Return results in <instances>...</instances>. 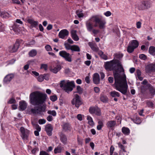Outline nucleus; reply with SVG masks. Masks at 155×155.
<instances>
[{"mask_svg": "<svg viewBox=\"0 0 155 155\" xmlns=\"http://www.w3.org/2000/svg\"><path fill=\"white\" fill-rule=\"evenodd\" d=\"M105 68L107 70L113 71V75L115 80L114 84L117 90L124 95H126L128 89V85L126 79V76L124 74L122 77L118 73V71H124V69L122 66L121 62L118 60H115L107 62L105 64Z\"/></svg>", "mask_w": 155, "mask_h": 155, "instance_id": "f257e3e1", "label": "nucleus"}, {"mask_svg": "<svg viewBox=\"0 0 155 155\" xmlns=\"http://www.w3.org/2000/svg\"><path fill=\"white\" fill-rule=\"evenodd\" d=\"M47 95L39 91H36L31 93L29 98L31 103L33 105H39L35 106L31 109V112L35 115L41 114L45 111L46 107L43 104L45 101Z\"/></svg>", "mask_w": 155, "mask_h": 155, "instance_id": "f03ea898", "label": "nucleus"}, {"mask_svg": "<svg viewBox=\"0 0 155 155\" xmlns=\"http://www.w3.org/2000/svg\"><path fill=\"white\" fill-rule=\"evenodd\" d=\"M91 21L95 23L94 25L95 27H97L99 25V28L101 29H104L105 27L106 21L103 20L101 17L99 15H95L91 17L89 19Z\"/></svg>", "mask_w": 155, "mask_h": 155, "instance_id": "7ed1b4c3", "label": "nucleus"}, {"mask_svg": "<svg viewBox=\"0 0 155 155\" xmlns=\"http://www.w3.org/2000/svg\"><path fill=\"white\" fill-rule=\"evenodd\" d=\"M60 86L66 92L69 93L72 91L73 88L75 87V85L73 81L70 82L68 81L66 82L65 80H63L61 81Z\"/></svg>", "mask_w": 155, "mask_h": 155, "instance_id": "20e7f679", "label": "nucleus"}, {"mask_svg": "<svg viewBox=\"0 0 155 155\" xmlns=\"http://www.w3.org/2000/svg\"><path fill=\"white\" fill-rule=\"evenodd\" d=\"M24 42L22 40H17L15 44L12 46H10L8 48V51L10 53L15 52L17 51L21 44H23Z\"/></svg>", "mask_w": 155, "mask_h": 155, "instance_id": "39448f33", "label": "nucleus"}, {"mask_svg": "<svg viewBox=\"0 0 155 155\" xmlns=\"http://www.w3.org/2000/svg\"><path fill=\"white\" fill-rule=\"evenodd\" d=\"M71 103L72 105H75L76 107L78 108L80 105L82 104V102L80 96L77 94H75L71 101Z\"/></svg>", "mask_w": 155, "mask_h": 155, "instance_id": "423d86ee", "label": "nucleus"}, {"mask_svg": "<svg viewBox=\"0 0 155 155\" xmlns=\"http://www.w3.org/2000/svg\"><path fill=\"white\" fill-rule=\"evenodd\" d=\"M151 6V4L150 2L147 1H143L138 4V8L139 10H143L149 8Z\"/></svg>", "mask_w": 155, "mask_h": 155, "instance_id": "0eeeda50", "label": "nucleus"}, {"mask_svg": "<svg viewBox=\"0 0 155 155\" xmlns=\"http://www.w3.org/2000/svg\"><path fill=\"white\" fill-rule=\"evenodd\" d=\"M86 26L87 30L89 31H92L93 34L95 35L99 32V30L93 28L92 23L90 21H87L86 23Z\"/></svg>", "mask_w": 155, "mask_h": 155, "instance_id": "6e6552de", "label": "nucleus"}, {"mask_svg": "<svg viewBox=\"0 0 155 155\" xmlns=\"http://www.w3.org/2000/svg\"><path fill=\"white\" fill-rule=\"evenodd\" d=\"M59 55L67 61L71 62L72 61L71 55L65 51H61L59 53Z\"/></svg>", "mask_w": 155, "mask_h": 155, "instance_id": "1a4fd4ad", "label": "nucleus"}, {"mask_svg": "<svg viewBox=\"0 0 155 155\" xmlns=\"http://www.w3.org/2000/svg\"><path fill=\"white\" fill-rule=\"evenodd\" d=\"M20 131L21 133V136L24 140H27L28 137L29 131L27 129H25L23 127H21Z\"/></svg>", "mask_w": 155, "mask_h": 155, "instance_id": "9d476101", "label": "nucleus"}, {"mask_svg": "<svg viewBox=\"0 0 155 155\" xmlns=\"http://www.w3.org/2000/svg\"><path fill=\"white\" fill-rule=\"evenodd\" d=\"M145 70L147 73H151L155 72V63L147 65L146 66Z\"/></svg>", "mask_w": 155, "mask_h": 155, "instance_id": "9b49d317", "label": "nucleus"}, {"mask_svg": "<svg viewBox=\"0 0 155 155\" xmlns=\"http://www.w3.org/2000/svg\"><path fill=\"white\" fill-rule=\"evenodd\" d=\"M49 69L51 72L56 74L61 69V67L60 65L57 64L55 67L50 66Z\"/></svg>", "mask_w": 155, "mask_h": 155, "instance_id": "f8f14e48", "label": "nucleus"}, {"mask_svg": "<svg viewBox=\"0 0 155 155\" xmlns=\"http://www.w3.org/2000/svg\"><path fill=\"white\" fill-rule=\"evenodd\" d=\"M52 130L53 127L51 124H49L45 126V130L48 136H51L52 135Z\"/></svg>", "mask_w": 155, "mask_h": 155, "instance_id": "ddd939ff", "label": "nucleus"}, {"mask_svg": "<svg viewBox=\"0 0 155 155\" xmlns=\"http://www.w3.org/2000/svg\"><path fill=\"white\" fill-rule=\"evenodd\" d=\"M60 140L61 142L64 144H67V138L66 136L62 133H60Z\"/></svg>", "mask_w": 155, "mask_h": 155, "instance_id": "4468645a", "label": "nucleus"}, {"mask_svg": "<svg viewBox=\"0 0 155 155\" xmlns=\"http://www.w3.org/2000/svg\"><path fill=\"white\" fill-rule=\"evenodd\" d=\"M69 34L68 31L66 29H63L59 33V37L61 38H64V37L68 35Z\"/></svg>", "mask_w": 155, "mask_h": 155, "instance_id": "2eb2a0df", "label": "nucleus"}, {"mask_svg": "<svg viewBox=\"0 0 155 155\" xmlns=\"http://www.w3.org/2000/svg\"><path fill=\"white\" fill-rule=\"evenodd\" d=\"M63 130L65 131H70L71 128L70 125L68 123H64L62 126Z\"/></svg>", "mask_w": 155, "mask_h": 155, "instance_id": "dca6fc26", "label": "nucleus"}, {"mask_svg": "<svg viewBox=\"0 0 155 155\" xmlns=\"http://www.w3.org/2000/svg\"><path fill=\"white\" fill-rule=\"evenodd\" d=\"M116 121L114 120H110L107 123V126L108 128L113 129L116 125Z\"/></svg>", "mask_w": 155, "mask_h": 155, "instance_id": "f3484780", "label": "nucleus"}, {"mask_svg": "<svg viewBox=\"0 0 155 155\" xmlns=\"http://www.w3.org/2000/svg\"><path fill=\"white\" fill-rule=\"evenodd\" d=\"M27 21L31 24L32 27H36L38 25V21H34V20L30 18H27Z\"/></svg>", "mask_w": 155, "mask_h": 155, "instance_id": "a211bd4d", "label": "nucleus"}, {"mask_svg": "<svg viewBox=\"0 0 155 155\" xmlns=\"http://www.w3.org/2000/svg\"><path fill=\"white\" fill-rule=\"evenodd\" d=\"M27 104L24 101H22L19 102V108L20 110L23 111L26 109Z\"/></svg>", "mask_w": 155, "mask_h": 155, "instance_id": "6ab92c4d", "label": "nucleus"}, {"mask_svg": "<svg viewBox=\"0 0 155 155\" xmlns=\"http://www.w3.org/2000/svg\"><path fill=\"white\" fill-rule=\"evenodd\" d=\"M99 75L98 73H96L94 74L93 81L96 84H98L100 82Z\"/></svg>", "mask_w": 155, "mask_h": 155, "instance_id": "aec40b11", "label": "nucleus"}, {"mask_svg": "<svg viewBox=\"0 0 155 155\" xmlns=\"http://www.w3.org/2000/svg\"><path fill=\"white\" fill-rule=\"evenodd\" d=\"M14 77V75L13 74H8L5 77L4 82L5 83L10 82Z\"/></svg>", "mask_w": 155, "mask_h": 155, "instance_id": "412c9836", "label": "nucleus"}, {"mask_svg": "<svg viewBox=\"0 0 155 155\" xmlns=\"http://www.w3.org/2000/svg\"><path fill=\"white\" fill-rule=\"evenodd\" d=\"M129 44L135 49L138 47L139 43L137 40H134L131 41L129 43Z\"/></svg>", "mask_w": 155, "mask_h": 155, "instance_id": "4be33fe9", "label": "nucleus"}, {"mask_svg": "<svg viewBox=\"0 0 155 155\" xmlns=\"http://www.w3.org/2000/svg\"><path fill=\"white\" fill-rule=\"evenodd\" d=\"M89 45L91 49L94 51L97 52L98 51L99 48L96 44H94L91 43H89Z\"/></svg>", "mask_w": 155, "mask_h": 155, "instance_id": "5701e85b", "label": "nucleus"}, {"mask_svg": "<svg viewBox=\"0 0 155 155\" xmlns=\"http://www.w3.org/2000/svg\"><path fill=\"white\" fill-rule=\"evenodd\" d=\"M122 131L123 133L125 135H128L130 133L129 129L125 127H123L122 128Z\"/></svg>", "mask_w": 155, "mask_h": 155, "instance_id": "b1692460", "label": "nucleus"}, {"mask_svg": "<svg viewBox=\"0 0 155 155\" xmlns=\"http://www.w3.org/2000/svg\"><path fill=\"white\" fill-rule=\"evenodd\" d=\"M149 91L151 95L153 96L155 94V89L150 84L148 85Z\"/></svg>", "mask_w": 155, "mask_h": 155, "instance_id": "393cba45", "label": "nucleus"}, {"mask_svg": "<svg viewBox=\"0 0 155 155\" xmlns=\"http://www.w3.org/2000/svg\"><path fill=\"white\" fill-rule=\"evenodd\" d=\"M100 99L101 101L104 103H107L108 101V98L107 96L103 95H101Z\"/></svg>", "mask_w": 155, "mask_h": 155, "instance_id": "a878e982", "label": "nucleus"}, {"mask_svg": "<svg viewBox=\"0 0 155 155\" xmlns=\"http://www.w3.org/2000/svg\"><path fill=\"white\" fill-rule=\"evenodd\" d=\"M12 29L16 33H18L20 31V29L18 27V26L15 24L14 23L13 27Z\"/></svg>", "mask_w": 155, "mask_h": 155, "instance_id": "bb28decb", "label": "nucleus"}, {"mask_svg": "<svg viewBox=\"0 0 155 155\" xmlns=\"http://www.w3.org/2000/svg\"><path fill=\"white\" fill-rule=\"evenodd\" d=\"M71 50L72 52H79L80 51V49L78 45H72Z\"/></svg>", "mask_w": 155, "mask_h": 155, "instance_id": "cd10ccee", "label": "nucleus"}, {"mask_svg": "<svg viewBox=\"0 0 155 155\" xmlns=\"http://www.w3.org/2000/svg\"><path fill=\"white\" fill-rule=\"evenodd\" d=\"M62 148H63V147H62L61 146H58L55 148L54 150V153L55 154L61 153V152Z\"/></svg>", "mask_w": 155, "mask_h": 155, "instance_id": "c85d7f7f", "label": "nucleus"}, {"mask_svg": "<svg viewBox=\"0 0 155 155\" xmlns=\"http://www.w3.org/2000/svg\"><path fill=\"white\" fill-rule=\"evenodd\" d=\"M149 51L151 54L155 55V47L153 46H150L149 48Z\"/></svg>", "mask_w": 155, "mask_h": 155, "instance_id": "c756f323", "label": "nucleus"}, {"mask_svg": "<svg viewBox=\"0 0 155 155\" xmlns=\"http://www.w3.org/2000/svg\"><path fill=\"white\" fill-rule=\"evenodd\" d=\"M132 120L134 123L137 124H140L141 122L140 117H136L134 119H132Z\"/></svg>", "mask_w": 155, "mask_h": 155, "instance_id": "7c9ffc66", "label": "nucleus"}, {"mask_svg": "<svg viewBox=\"0 0 155 155\" xmlns=\"http://www.w3.org/2000/svg\"><path fill=\"white\" fill-rule=\"evenodd\" d=\"M110 95L113 97H119L120 96V94L116 91H112L110 92Z\"/></svg>", "mask_w": 155, "mask_h": 155, "instance_id": "2f4dec72", "label": "nucleus"}, {"mask_svg": "<svg viewBox=\"0 0 155 155\" xmlns=\"http://www.w3.org/2000/svg\"><path fill=\"white\" fill-rule=\"evenodd\" d=\"M87 119L88 120V124L91 126H93L94 125V123L91 117L89 116H87Z\"/></svg>", "mask_w": 155, "mask_h": 155, "instance_id": "473e14b6", "label": "nucleus"}, {"mask_svg": "<svg viewBox=\"0 0 155 155\" xmlns=\"http://www.w3.org/2000/svg\"><path fill=\"white\" fill-rule=\"evenodd\" d=\"M37 54L36 51L35 49H33L31 50L29 53V55L31 57L35 56Z\"/></svg>", "mask_w": 155, "mask_h": 155, "instance_id": "72a5a7b5", "label": "nucleus"}, {"mask_svg": "<svg viewBox=\"0 0 155 155\" xmlns=\"http://www.w3.org/2000/svg\"><path fill=\"white\" fill-rule=\"evenodd\" d=\"M134 49H135L133 47L129 44V45L127 49V51L128 53H131L132 52L134 51Z\"/></svg>", "mask_w": 155, "mask_h": 155, "instance_id": "f704fd0d", "label": "nucleus"}, {"mask_svg": "<svg viewBox=\"0 0 155 155\" xmlns=\"http://www.w3.org/2000/svg\"><path fill=\"white\" fill-rule=\"evenodd\" d=\"M98 125L97 126V129L100 130H101L102 127L103 126V124L102 121H99L98 122Z\"/></svg>", "mask_w": 155, "mask_h": 155, "instance_id": "c9c22d12", "label": "nucleus"}, {"mask_svg": "<svg viewBox=\"0 0 155 155\" xmlns=\"http://www.w3.org/2000/svg\"><path fill=\"white\" fill-rule=\"evenodd\" d=\"M8 14L5 12H2L1 14V16L3 18H6L8 17Z\"/></svg>", "mask_w": 155, "mask_h": 155, "instance_id": "e433bc0d", "label": "nucleus"}, {"mask_svg": "<svg viewBox=\"0 0 155 155\" xmlns=\"http://www.w3.org/2000/svg\"><path fill=\"white\" fill-rule=\"evenodd\" d=\"M76 13L79 18L82 17L84 16L83 14L82 13L81 11H80L78 10L76 11Z\"/></svg>", "mask_w": 155, "mask_h": 155, "instance_id": "4c0bfd02", "label": "nucleus"}, {"mask_svg": "<svg viewBox=\"0 0 155 155\" xmlns=\"http://www.w3.org/2000/svg\"><path fill=\"white\" fill-rule=\"evenodd\" d=\"M64 46L66 49L68 50H71L72 45H70L68 43H65L64 44Z\"/></svg>", "mask_w": 155, "mask_h": 155, "instance_id": "58836bf2", "label": "nucleus"}, {"mask_svg": "<svg viewBox=\"0 0 155 155\" xmlns=\"http://www.w3.org/2000/svg\"><path fill=\"white\" fill-rule=\"evenodd\" d=\"M47 113L48 114H51L54 117L56 115V113L54 110H48V111Z\"/></svg>", "mask_w": 155, "mask_h": 155, "instance_id": "ea45409f", "label": "nucleus"}, {"mask_svg": "<svg viewBox=\"0 0 155 155\" xmlns=\"http://www.w3.org/2000/svg\"><path fill=\"white\" fill-rule=\"evenodd\" d=\"M16 102L15 100L12 97L8 101V104H15Z\"/></svg>", "mask_w": 155, "mask_h": 155, "instance_id": "a19ab883", "label": "nucleus"}, {"mask_svg": "<svg viewBox=\"0 0 155 155\" xmlns=\"http://www.w3.org/2000/svg\"><path fill=\"white\" fill-rule=\"evenodd\" d=\"M94 114H95L96 115L99 116L101 115V111L97 107H96L95 110V112Z\"/></svg>", "mask_w": 155, "mask_h": 155, "instance_id": "79ce46f5", "label": "nucleus"}, {"mask_svg": "<svg viewBox=\"0 0 155 155\" xmlns=\"http://www.w3.org/2000/svg\"><path fill=\"white\" fill-rule=\"evenodd\" d=\"M118 147L119 148H120L122 150L123 152H126V151L125 150V147L122 144H121L120 143H118Z\"/></svg>", "mask_w": 155, "mask_h": 155, "instance_id": "37998d69", "label": "nucleus"}, {"mask_svg": "<svg viewBox=\"0 0 155 155\" xmlns=\"http://www.w3.org/2000/svg\"><path fill=\"white\" fill-rule=\"evenodd\" d=\"M123 56V54L121 53L116 54H115V57L116 58L120 59Z\"/></svg>", "mask_w": 155, "mask_h": 155, "instance_id": "c03bdc74", "label": "nucleus"}, {"mask_svg": "<svg viewBox=\"0 0 155 155\" xmlns=\"http://www.w3.org/2000/svg\"><path fill=\"white\" fill-rule=\"evenodd\" d=\"M77 92L80 94L82 93V89L80 86H78L77 87Z\"/></svg>", "mask_w": 155, "mask_h": 155, "instance_id": "a18cd8bd", "label": "nucleus"}, {"mask_svg": "<svg viewBox=\"0 0 155 155\" xmlns=\"http://www.w3.org/2000/svg\"><path fill=\"white\" fill-rule=\"evenodd\" d=\"M96 107H90L89 109V111L91 114H93L95 112V110Z\"/></svg>", "mask_w": 155, "mask_h": 155, "instance_id": "49530a36", "label": "nucleus"}, {"mask_svg": "<svg viewBox=\"0 0 155 155\" xmlns=\"http://www.w3.org/2000/svg\"><path fill=\"white\" fill-rule=\"evenodd\" d=\"M48 65L46 64H42L41 65V68L43 69L45 71H47V70Z\"/></svg>", "mask_w": 155, "mask_h": 155, "instance_id": "de8ad7c7", "label": "nucleus"}, {"mask_svg": "<svg viewBox=\"0 0 155 155\" xmlns=\"http://www.w3.org/2000/svg\"><path fill=\"white\" fill-rule=\"evenodd\" d=\"M139 57L141 59L144 60H145L147 58L146 55L143 54H140L139 56Z\"/></svg>", "mask_w": 155, "mask_h": 155, "instance_id": "09e8293b", "label": "nucleus"}, {"mask_svg": "<svg viewBox=\"0 0 155 155\" xmlns=\"http://www.w3.org/2000/svg\"><path fill=\"white\" fill-rule=\"evenodd\" d=\"M50 98V99L52 101H54L57 99V97L56 95L51 96Z\"/></svg>", "mask_w": 155, "mask_h": 155, "instance_id": "8fccbe9b", "label": "nucleus"}, {"mask_svg": "<svg viewBox=\"0 0 155 155\" xmlns=\"http://www.w3.org/2000/svg\"><path fill=\"white\" fill-rule=\"evenodd\" d=\"M38 81L40 82L44 80V76L43 74L40 75L38 78Z\"/></svg>", "mask_w": 155, "mask_h": 155, "instance_id": "3c124183", "label": "nucleus"}, {"mask_svg": "<svg viewBox=\"0 0 155 155\" xmlns=\"http://www.w3.org/2000/svg\"><path fill=\"white\" fill-rule=\"evenodd\" d=\"M46 121L44 119H40L38 120V123L40 124H44L46 123Z\"/></svg>", "mask_w": 155, "mask_h": 155, "instance_id": "603ef678", "label": "nucleus"}, {"mask_svg": "<svg viewBox=\"0 0 155 155\" xmlns=\"http://www.w3.org/2000/svg\"><path fill=\"white\" fill-rule=\"evenodd\" d=\"M83 116H84L82 115L81 114H78L77 116V118L78 120L81 121L82 120Z\"/></svg>", "mask_w": 155, "mask_h": 155, "instance_id": "864d4df0", "label": "nucleus"}, {"mask_svg": "<svg viewBox=\"0 0 155 155\" xmlns=\"http://www.w3.org/2000/svg\"><path fill=\"white\" fill-rule=\"evenodd\" d=\"M71 37L75 41H77L79 40V38L77 35Z\"/></svg>", "mask_w": 155, "mask_h": 155, "instance_id": "5fc2aeb1", "label": "nucleus"}, {"mask_svg": "<svg viewBox=\"0 0 155 155\" xmlns=\"http://www.w3.org/2000/svg\"><path fill=\"white\" fill-rule=\"evenodd\" d=\"M114 150V148L113 146H111L110 149V155H112L113 151Z\"/></svg>", "mask_w": 155, "mask_h": 155, "instance_id": "6e6d98bb", "label": "nucleus"}, {"mask_svg": "<svg viewBox=\"0 0 155 155\" xmlns=\"http://www.w3.org/2000/svg\"><path fill=\"white\" fill-rule=\"evenodd\" d=\"M39 155H49V154L47 152L44 151H41Z\"/></svg>", "mask_w": 155, "mask_h": 155, "instance_id": "4d7b16f0", "label": "nucleus"}, {"mask_svg": "<svg viewBox=\"0 0 155 155\" xmlns=\"http://www.w3.org/2000/svg\"><path fill=\"white\" fill-rule=\"evenodd\" d=\"M94 90L95 93H99L100 91V89L98 87H94Z\"/></svg>", "mask_w": 155, "mask_h": 155, "instance_id": "13d9d810", "label": "nucleus"}, {"mask_svg": "<svg viewBox=\"0 0 155 155\" xmlns=\"http://www.w3.org/2000/svg\"><path fill=\"white\" fill-rule=\"evenodd\" d=\"M45 48L48 51H49L52 49L51 46L49 45H46L45 46Z\"/></svg>", "mask_w": 155, "mask_h": 155, "instance_id": "bf43d9fd", "label": "nucleus"}, {"mask_svg": "<svg viewBox=\"0 0 155 155\" xmlns=\"http://www.w3.org/2000/svg\"><path fill=\"white\" fill-rule=\"evenodd\" d=\"M108 81L110 83H112L114 81V79L113 77H110L108 78Z\"/></svg>", "mask_w": 155, "mask_h": 155, "instance_id": "052dcab7", "label": "nucleus"}, {"mask_svg": "<svg viewBox=\"0 0 155 155\" xmlns=\"http://www.w3.org/2000/svg\"><path fill=\"white\" fill-rule=\"evenodd\" d=\"M147 105L150 107H153V103L151 101H148L147 102Z\"/></svg>", "mask_w": 155, "mask_h": 155, "instance_id": "680f3d73", "label": "nucleus"}, {"mask_svg": "<svg viewBox=\"0 0 155 155\" xmlns=\"http://www.w3.org/2000/svg\"><path fill=\"white\" fill-rule=\"evenodd\" d=\"M35 41L34 40H32L31 41L29 42L28 45H33L35 43Z\"/></svg>", "mask_w": 155, "mask_h": 155, "instance_id": "e2e57ef3", "label": "nucleus"}, {"mask_svg": "<svg viewBox=\"0 0 155 155\" xmlns=\"http://www.w3.org/2000/svg\"><path fill=\"white\" fill-rule=\"evenodd\" d=\"M136 72L137 76H141V72L140 71L139 69H137L136 70Z\"/></svg>", "mask_w": 155, "mask_h": 155, "instance_id": "0e129e2a", "label": "nucleus"}, {"mask_svg": "<svg viewBox=\"0 0 155 155\" xmlns=\"http://www.w3.org/2000/svg\"><path fill=\"white\" fill-rule=\"evenodd\" d=\"M44 79L46 80H48L49 79V76L47 74H43Z\"/></svg>", "mask_w": 155, "mask_h": 155, "instance_id": "69168bd1", "label": "nucleus"}, {"mask_svg": "<svg viewBox=\"0 0 155 155\" xmlns=\"http://www.w3.org/2000/svg\"><path fill=\"white\" fill-rule=\"evenodd\" d=\"M47 119L48 121H51L53 120L52 117L51 115H49L47 117Z\"/></svg>", "mask_w": 155, "mask_h": 155, "instance_id": "338daca9", "label": "nucleus"}, {"mask_svg": "<svg viewBox=\"0 0 155 155\" xmlns=\"http://www.w3.org/2000/svg\"><path fill=\"white\" fill-rule=\"evenodd\" d=\"M101 58L103 59L106 60L107 59V55L104 54L101 56Z\"/></svg>", "mask_w": 155, "mask_h": 155, "instance_id": "774afa93", "label": "nucleus"}]
</instances>
